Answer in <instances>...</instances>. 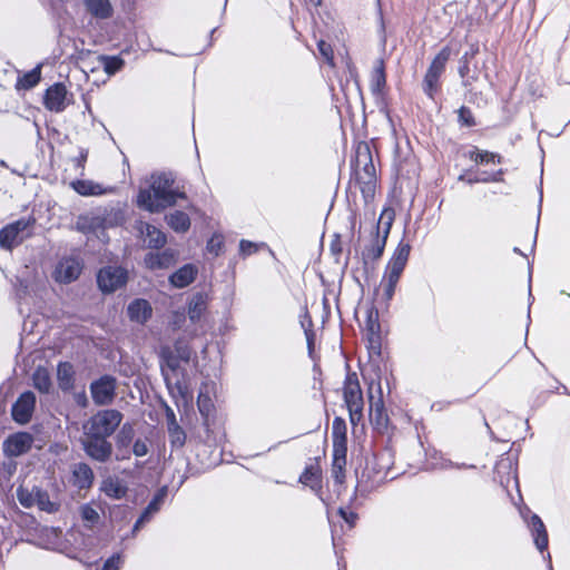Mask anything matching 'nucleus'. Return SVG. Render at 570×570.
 <instances>
[{
    "instance_id": "1",
    "label": "nucleus",
    "mask_w": 570,
    "mask_h": 570,
    "mask_svg": "<svg viewBox=\"0 0 570 570\" xmlns=\"http://www.w3.org/2000/svg\"><path fill=\"white\" fill-rule=\"evenodd\" d=\"M124 414L117 409H104L92 414L83 424L81 449L85 454L98 463H107L114 454L109 438L120 426Z\"/></svg>"
},
{
    "instance_id": "2",
    "label": "nucleus",
    "mask_w": 570,
    "mask_h": 570,
    "mask_svg": "<svg viewBox=\"0 0 570 570\" xmlns=\"http://www.w3.org/2000/svg\"><path fill=\"white\" fill-rule=\"evenodd\" d=\"M148 187L139 188L136 197V205L139 209L150 214H159L177 204L179 198L186 194L174 187L175 179L165 171L154 173L150 176Z\"/></svg>"
},
{
    "instance_id": "3",
    "label": "nucleus",
    "mask_w": 570,
    "mask_h": 570,
    "mask_svg": "<svg viewBox=\"0 0 570 570\" xmlns=\"http://www.w3.org/2000/svg\"><path fill=\"white\" fill-rule=\"evenodd\" d=\"M373 370L375 380L371 381L367 390L370 422L374 431L383 434L387 431L390 417L383 400L381 367L379 364H375Z\"/></svg>"
},
{
    "instance_id": "4",
    "label": "nucleus",
    "mask_w": 570,
    "mask_h": 570,
    "mask_svg": "<svg viewBox=\"0 0 570 570\" xmlns=\"http://www.w3.org/2000/svg\"><path fill=\"white\" fill-rule=\"evenodd\" d=\"M130 278L129 269L120 264L104 265L95 274L97 289L102 296H110L125 289Z\"/></svg>"
},
{
    "instance_id": "5",
    "label": "nucleus",
    "mask_w": 570,
    "mask_h": 570,
    "mask_svg": "<svg viewBox=\"0 0 570 570\" xmlns=\"http://www.w3.org/2000/svg\"><path fill=\"white\" fill-rule=\"evenodd\" d=\"M35 441V434L29 431L12 432L2 442V453L6 459L21 458L31 451Z\"/></svg>"
},
{
    "instance_id": "6",
    "label": "nucleus",
    "mask_w": 570,
    "mask_h": 570,
    "mask_svg": "<svg viewBox=\"0 0 570 570\" xmlns=\"http://www.w3.org/2000/svg\"><path fill=\"white\" fill-rule=\"evenodd\" d=\"M92 402L97 406L111 404L117 395V379L111 374H102L89 385Z\"/></svg>"
},
{
    "instance_id": "7",
    "label": "nucleus",
    "mask_w": 570,
    "mask_h": 570,
    "mask_svg": "<svg viewBox=\"0 0 570 570\" xmlns=\"http://www.w3.org/2000/svg\"><path fill=\"white\" fill-rule=\"evenodd\" d=\"M514 445V443H512ZM512 448L509 451L504 452L500 459L495 462L493 469V480L498 481L501 487L508 488L510 482V476L513 478L517 488H519V479H518V455L519 450L515 451V454L512 455Z\"/></svg>"
},
{
    "instance_id": "8",
    "label": "nucleus",
    "mask_w": 570,
    "mask_h": 570,
    "mask_svg": "<svg viewBox=\"0 0 570 570\" xmlns=\"http://www.w3.org/2000/svg\"><path fill=\"white\" fill-rule=\"evenodd\" d=\"M72 102V94L65 82L57 81L49 86L43 94L42 104L51 112L60 114Z\"/></svg>"
},
{
    "instance_id": "9",
    "label": "nucleus",
    "mask_w": 570,
    "mask_h": 570,
    "mask_svg": "<svg viewBox=\"0 0 570 570\" xmlns=\"http://www.w3.org/2000/svg\"><path fill=\"white\" fill-rule=\"evenodd\" d=\"M37 396L33 391H23L11 405V419L19 425H27L36 411Z\"/></svg>"
},
{
    "instance_id": "10",
    "label": "nucleus",
    "mask_w": 570,
    "mask_h": 570,
    "mask_svg": "<svg viewBox=\"0 0 570 570\" xmlns=\"http://www.w3.org/2000/svg\"><path fill=\"white\" fill-rule=\"evenodd\" d=\"M528 527L530 529L533 543L538 551L540 553L547 552V556H543L546 560H548V568L549 570H553L552 562H551V554L548 552V546H549V535L548 530L546 528V524L543 523L541 517L537 513H531Z\"/></svg>"
},
{
    "instance_id": "11",
    "label": "nucleus",
    "mask_w": 570,
    "mask_h": 570,
    "mask_svg": "<svg viewBox=\"0 0 570 570\" xmlns=\"http://www.w3.org/2000/svg\"><path fill=\"white\" fill-rule=\"evenodd\" d=\"M134 229L138 237L146 240V247L149 249H160L167 243V235L163 230L142 219L135 220Z\"/></svg>"
},
{
    "instance_id": "12",
    "label": "nucleus",
    "mask_w": 570,
    "mask_h": 570,
    "mask_svg": "<svg viewBox=\"0 0 570 570\" xmlns=\"http://www.w3.org/2000/svg\"><path fill=\"white\" fill-rule=\"evenodd\" d=\"M83 269V263L75 256L60 261L56 267V281L61 284H70L77 281Z\"/></svg>"
},
{
    "instance_id": "13",
    "label": "nucleus",
    "mask_w": 570,
    "mask_h": 570,
    "mask_svg": "<svg viewBox=\"0 0 570 570\" xmlns=\"http://www.w3.org/2000/svg\"><path fill=\"white\" fill-rule=\"evenodd\" d=\"M153 313L151 303L142 297L134 298L126 307L128 320L139 325L147 324L151 320Z\"/></svg>"
},
{
    "instance_id": "14",
    "label": "nucleus",
    "mask_w": 570,
    "mask_h": 570,
    "mask_svg": "<svg viewBox=\"0 0 570 570\" xmlns=\"http://www.w3.org/2000/svg\"><path fill=\"white\" fill-rule=\"evenodd\" d=\"M199 269L195 263H185L168 276V284L176 289H183L191 285L197 276Z\"/></svg>"
},
{
    "instance_id": "15",
    "label": "nucleus",
    "mask_w": 570,
    "mask_h": 570,
    "mask_svg": "<svg viewBox=\"0 0 570 570\" xmlns=\"http://www.w3.org/2000/svg\"><path fill=\"white\" fill-rule=\"evenodd\" d=\"M411 249V244L403 237L393 250V254L386 264L385 271L402 275L407 265Z\"/></svg>"
},
{
    "instance_id": "16",
    "label": "nucleus",
    "mask_w": 570,
    "mask_h": 570,
    "mask_svg": "<svg viewBox=\"0 0 570 570\" xmlns=\"http://www.w3.org/2000/svg\"><path fill=\"white\" fill-rule=\"evenodd\" d=\"M146 268L150 271L166 269L176 263V255L171 248L148 252L144 257Z\"/></svg>"
},
{
    "instance_id": "17",
    "label": "nucleus",
    "mask_w": 570,
    "mask_h": 570,
    "mask_svg": "<svg viewBox=\"0 0 570 570\" xmlns=\"http://www.w3.org/2000/svg\"><path fill=\"white\" fill-rule=\"evenodd\" d=\"M160 374L166 387L171 392V380L168 372L176 373L180 368V360L175 355L169 346H163L159 352Z\"/></svg>"
},
{
    "instance_id": "18",
    "label": "nucleus",
    "mask_w": 570,
    "mask_h": 570,
    "mask_svg": "<svg viewBox=\"0 0 570 570\" xmlns=\"http://www.w3.org/2000/svg\"><path fill=\"white\" fill-rule=\"evenodd\" d=\"M70 187L82 197L102 196L114 191V187H105L91 179L77 178L70 183Z\"/></svg>"
},
{
    "instance_id": "19",
    "label": "nucleus",
    "mask_w": 570,
    "mask_h": 570,
    "mask_svg": "<svg viewBox=\"0 0 570 570\" xmlns=\"http://www.w3.org/2000/svg\"><path fill=\"white\" fill-rule=\"evenodd\" d=\"M208 307V295L204 291L195 292L187 299L186 313L191 323L200 321Z\"/></svg>"
},
{
    "instance_id": "20",
    "label": "nucleus",
    "mask_w": 570,
    "mask_h": 570,
    "mask_svg": "<svg viewBox=\"0 0 570 570\" xmlns=\"http://www.w3.org/2000/svg\"><path fill=\"white\" fill-rule=\"evenodd\" d=\"M56 379L58 387L63 393H69L75 389L76 371L69 361H59L56 368Z\"/></svg>"
},
{
    "instance_id": "21",
    "label": "nucleus",
    "mask_w": 570,
    "mask_h": 570,
    "mask_svg": "<svg viewBox=\"0 0 570 570\" xmlns=\"http://www.w3.org/2000/svg\"><path fill=\"white\" fill-rule=\"evenodd\" d=\"M169 492V487L164 484L159 487L151 499L147 503V505L142 509L140 514L138 515L140 520H145L146 522H150L151 519L160 511L164 505Z\"/></svg>"
},
{
    "instance_id": "22",
    "label": "nucleus",
    "mask_w": 570,
    "mask_h": 570,
    "mask_svg": "<svg viewBox=\"0 0 570 570\" xmlns=\"http://www.w3.org/2000/svg\"><path fill=\"white\" fill-rule=\"evenodd\" d=\"M346 455L347 451H333L332 453L331 475L334 480V487L337 494L341 493V490L345 484Z\"/></svg>"
},
{
    "instance_id": "23",
    "label": "nucleus",
    "mask_w": 570,
    "mask_h": 570,
    "mask_svg": "<svg viewBox=\"0 0 570 570\" xmlns=\"http://www.w3.org/2000/svg\"><path fill=\"white\" fill-rule=\"evenodd\" d=\"M387 239L381 235L380 224H374L370 233V239L362 249V254L373 258H382L385 252Z\"/></svg>"
},
{
    "instance_id": "24",
    "label": "nucleus",
    "mask_w": 570,
    "mask_h": 570,
    "mask_svg": "<svg viewBox=\"0 0 570 570\" xmlns=\"http://www.w3.org/2000/svg\"><path fill=\"white\" fill-rule=\"evenodd\" d=\"M386 66L383 58L375 61L370 77V89L373 96L386 92L387 86Z\"/></svg>"
},
{
    "instance_id": "25",
    "label": "nucleus",
    "mask_w": 570,
    "mask_h": 570,
    "mask_svg": "<svg viewBox=\"0 0 570 570\" xmlns=\"http://www.w3.org/2000/svg\"><path fill=\"white\" fill-rule=\"evenodd\" d=\"M95 482V473L91 466L86 462L75 464L72 469V484L79 490H87Z\"/></svg>"
},
{
    "instance_id": "26",
    "label": "nucleus",
    "mask_w": 570,
    "mask_h": 570,
    "mask_svg": "<svg viewBox=\"0 0 570 570\" xmlns=\"http://www.w3.org/2000/svg\"><path fill=\"white\" fill-rule=\"evenodd\" d=\"M333 451H347V425L342 416H335L332 424Z\"/></svg>"
},
{
    "instance_id": "27",
    "label": "nucleus",
    "mask_w": 570,
    "mask_h": 570,
    "mask_svg": "<svg viewBox=\"0 0 570 570\" xmlns=\"http://www.w3.org/2000/svg\"><path fill=\"white\" fill-rule=\"evenodd\" d=\"M298 482L309 485V488L315 492H318L322 489V469L318 464V459H316V463L307 464L304 468L298 478Z\"/></svg>"
},
{
    "instance_id": "28",
    "label": "nucleus",
    "mask_w": 570,
    "mask_h": 570,
    "mask_svg": "<svg viewBox=\"0 0 570 570\" xmlns=\"http://www.w3.org/2000/svg\"><path fill=\"white\" fill-rule=\"evenodd\" d=\"M124 52L126 51L124 50L118 55H98L96 57V60L98 61L99 66L104 69V71L109 77H112L116 73L120 72L126 66V61L122 58Z\"/></svg>"
},
{
    "instance_id": "29",
    "label": "nucleus",
    "mask_w": 570,
    "mask_h": 570,
    "mask_svg": "<svg viewBox=\"0 0 570 570\" xmlns=\"http://www.w3.org/2000/svg\"><path fill=\"white\" fill-rule=\"evenodd\" d=\"M100 491L109 499L121 500L127 495L128 487L122 480L108 476L102 480Z\"/></svg>"
},
{
    "instance_id": "30",
    "label": "nucleus",
    "mask_w": 570,
    "mask_h": 570,
    "mask_svg": "<svg viewBox=\"0 0 570 570\" xmlns=\"http://www.w3.org/2000/svg\"><path fill=\"white\" fill-rule=\"evenodd\" d=\"M373 160L372 150L370 144L364 140H360L354 146V154L351 157V170L352 175L358 173L362 164Z\"/></svg>"
},
{
    "instance_id": "31",
    "label": "nucleus",
    "mask_w": 570,
    "mask_h": 570,
    "mask_svg": "<svg viewBox=\"0 0 570 570\" xmlns=\"http://www.w3.org/2000/svg\"><path fill=\"white\" fill-rule=\"evenodd\" d=\"M463 156L474 161L476 166L502 164L503 161V157L500 154L479 149L476 146H472L466 153L463 154Z\"/></svg>"
},
{
    "instance_id": "32",
    "label": "nucleus",
    "mask_w": 570,
    "mask_h": 570,
    "mask_svg": "<svg viewBox=\"0 0 570 570\" xmlns=\"http://www.w3.org/2000/svg\"><path fill=\"white\" fill-rule=\"evenodd\" d=\"M167 225L177 234L187 233L191 222L187 213L176 209L165 216Z\"/></svg>"
},
{
    "instance_id": "33",
    "label": "nucleus",
    "mask_w": 570,
    "mask_h": 570,
    "mask_svg": "<svg viewBox=\"0 0 570 570\" xmlns=\"http://www.w3.org/2000/svg\"><path fill=\"white\" fill-rule=\"evenodd\" d=\"M41 81V66L37 65L29 71L18 76L14 88L17 91L31 90Z\"/></svg>"
},
{
    "instance_id": "34",
    "label": "nucleus",
    "mask_w": 570,
    "mask_h": 570,
    "mask_svg": "<svg viewBox=\"0 0 570 570\" xmlns=\"http://www.w3.org/2000/svg\"><path fill=\"white\" fill-rule=\"evenodd\" d=\"M86 10L98 19H108L114 13L110 0H83Z\"/></svg>"
},
{
    "instance_id": "35",
    "label": "nucleus",
    "mask_w": 570,
    "mask_h": 570,
    "mask_svg": "<svg viewBox=\"0 0 570 570\" xmlns=\"http://www.w3.org/2000/svg\"><path fill=\"white\" fill-rule=\"evenodd\" d=\"M32 385L33 387L41 394H49L52 390V381L49 374V371L39 365L35 368L32 376Z\"/></svg>"
},
{
    "instance_id": "36",
    "label": "nucleus",
    "mask_w": 570,
    "mask_h": 570,
    "mask_svg": "<svg viewBox=\"0 0 570 570\" xmlns=\"http://www.w3.org/2000/svg\"><path fill=\"white\" fill-rule=\"evenodd\" d=\"M365 314V338L382 336L379 309L372 304Z\"/></svg>"
},
{
    "instance_id": "37",
    "label": "nucleus",
    "mask_w": 570,
    "mask_h": 570,
    "mask_svg": "<svg viewBox=\"0 0 570 570\" xmlns=\"http://www.w3.org/2000/svg\"><path fill=\"white\" fill-rule=\"evenodd\" d=\"M35 505H37L40 511L47 512L49 514L59 511L60 503L51 501L47 490L40 487H35Z\"/></svg>"
},
{
    "instance_id": "38",
    "label": "nucleus",
    "mask_w": 570,
    "mask_h": 570,
    "mask_svg": "<svg viewBox=\"0 0 570 570\" xmlns=\"http://www.w3.org/2000/svg\"><path fill=\"white\" fill-rule=\"evenodd\" d=\"M394 220L395 209L389 204L384 205L375 224H380L381 235L385 239H389Z\"/></svg>"
},
{
    "instance_id": "39",
    "label": "nucleus",
    "mask_w": 570,
    "mask_h": 570,
    "mask_svg": "<svg viewBox=\"0 0 570 570\" xmlns=\"http://www.w3.org/2000/svg\"><path fill=\"white\" fill-rule=\"evenodd\" d=\"M23 240V236H18L9 225L0 228V248L12 250L19 246Z\"/></svg>"
},
{
    "instance_id": "40",
    "label": "nucleus",
    "mask_w": 570,
    "mask_h": 570,
    "mask_svg": "<svg viewBox=\"0 0 570 570\" xmlns=\"http://www.w3.org/2000/svg\"><path fill=\"white\" fill-rule=\"evenodd\" d=\"M135 439V429L132 423L126 422L118 430L115 436L116 448H130Z\"/></svg>"
},
{
    "instance_id": "41",
    "label": "nucleus",
    "mask_w": 570,
    "mask_h": 570,
    "mask_svg": "<svg viewBox=\"0 0 570 570\" xmlns=\"http://www.w3.org/2000/svg\"><path fill=\"white\" fill-rule=\"evenodd\" d=\"M452 55V49L450 46H444L436 56L432 59L428 71H432L439 75H442L445 70L446 63L450 60Z\"/></svg>"
},
{
    "instance_id": "42",
    "label": "nucleus",
    "mask_w": 570,
    "mask_h": 570,
    "mask_svg": "<svg viewBox=\"0 0 570 570\" xmlns=\"http://www.w3.org/2000/svg\"><path fill=\"white\" fill-rule=\"evenodd\" d=\"M401 276L402 275L386 272V271L384 273V278H386V283L384 285V291H383V303L385 305V308L390 307V303L393 299V296L395 294V289H396V286H397V283H399Z\"/></svg>"
},
{
    "instance_id": "43",
    "label": "nucleus",
    "mask_w": 570,
    "mask_h": 570,
    "mask_svg": "<svg viewBox=\"0 0 570 570\" xmlns=\"http://www.w3.org/2000/svg\"><path fill=\"white\" fill-rule=\"evenodd\" d=\"M442 75L428 71L424 75L423 82H422V89L423 92L430 98L434 99L435 95L440 90V78Z\"/></svg>"
},
{
    "instance_id": "44",
    "label": "nucleus",
    "mask_w": 570,
    "mask_h": 570,
    "mask_svg": "<svg viewBox=\"0 0 570 570\" xmlns=\"http://www.w3.org/2000/svg\"><path fill=\"white\" fill-rule=\"evenodd\" d=\"M79 513H80V518L83 522V525L87 529H90V530L94 529V527H96L100 521L99 513L92 507V504L89 502L80 505Z\"/></svg>"
},
{
    "instance_id": "45",
    "label": "nucleus",
    "mask_w": 570,
    "mask_h": 570,
    "mask_svg": "<svg viewBox=\"0 0 570 570\" xmlns=\"http://www.w3.org/2000/svg\"><path fill=\"white\" fill-rule=\"evenodd\" d=\"M167 431L171 449H181L187 439L184 429L178 423L170 422Z\"/></svg>"
},
{
    "instance_id": "46",
    "label": "nucleus",
    "mask_w": 570,
    "mask_h": 570,
    "mask_svg": "<svg viewBox=\"0 0 570 570\" xmlns=\"http://www.w3.org/2000/svg\"><path fill=\"white\" fill-rule=\"evenodd\" d=\"M343 400L347 410L353 407L364 409V400L361 387L352 390L351 387L343 389Z\"/></svg>"
},
{
    "instance_id": "47",
    "label": "nucleus",
    "mask_w": 570,
    "mask_h": 570,
    "mask_svg": "<svg viewBox=\"0 0 570 570\" xmlns=\"http://www.w3.org/2000/svg\"><path fill=\"white\" fill-rule=\"evenodd\" d=\"M88 226H81L80 222L77 223V229L81 233H96L99 229L112 228L111 223H106L104 218H101L100 213L92 215L88 219Z\"/></svg>"
},
{
    "instance_id": "48",
    "label": "nucleus",
    "mask_w": 570,
    "mask_h": 570,
    "mask_svg": "<svg viewBox=\"0 0 570 570\" xmlns=\"http://www.w3.org/2000/svg\"><path fill=\"white\" fill-rule=\"evenodd\" d=\"M479 53V46L471 45L459 60L458 72L462 79H465L470 72V60Z\"/></svg>"
},
{
    "instance_id": "49",
    "label": "nucleus",
    "mask_w": 570,
    "mask_h": 570,
    "mask_svg": "<svg viewBox=\"0 0 570 570\" xmlns=\"http://www.w3.org/2000/svg\"><path fill=\"white\" fill-rule=\"evenodd\" d=\"M352 176L354 177V180L360 185L361 194L364 198V202L368 203L370 200H372L375 196V180H364L360 173H356L355 175Z\"/></svg>"
},
{
    "instance_id": "50",
    "label": "nucleus",
    "mask_w": 570,
    "mask_h": 570,
    "mask_svg": "<svg viewBox=\"0 0 570 570\" xmlns=\"http://www.w3.org/2000/svg\"><path fill=\"white\" fill-rule=\"evenodd\" d=\"M100 215H101V218H104V220L106 223L112 224V228L121 226L125 220V215H124L122 209L117 208V207H106L102 210V213H100Z\"/></svg>"
},
{
    "instance_id": "51",
    "label": "nucleus",
    "mask_w": 570,
    "mask_h": 570,
    "mask_svg": "<svg viewBox=\"0 0 570 570\" xmlns=\"http://www.w3.org/2000/svg\"><path fill=\"white\" fill-rule=\"evenodd\" d=\"M197 407L204 421H207L210 412L214 410V403L207 392L202 390L198 392Z\"/></svg>"
},
{
    "instance_id": "52",
    "label": "nucleus",
    "mask_w": 570,
    "mask_h": 570,
    "mask_svg": "<svg viewBox=\"0 0 570 570\" xmlns=\"http://www.w3.org/2000/svg\"><path fill=\"white\" fill-rule=\"evenodd\" d=\"M225 247V239L224 236L219 233H214L206 243V250L214 255L215 257H218L223 254Z\"/></svg>"
},
{
    "instance_id": "53",
    "label": "nucleus",
    "mask_w": 570,
    "mask_h": 570,
    "mask_svg": "<svg viewBox=\"0 0 570 570\" xmlns=\"http://www.w3.org/2000/svg\"><path fill=\"white\" fill-rule=\"evenodd\" d=\"M458 124L462 128H472L476 126V119L470 107L462 105L458 110Z\"/></svg>"
},
{
    "instance_id": "54",
    "label": "nucleus",
    "mask_w": 570,
    "mask_h": 570,
    "mask_svg": "<svg viewBox=\"0 0 570 570\" xmlns=\"http://www.w3.org/2000/svg\"><path fill=\"white\" fill-rule=\"evenodd\" d=\"M18 463L13 459H7L0 464V484L10 483L17 472Z\"/></svg>"
},
{
    "instance_id": "55",
    "label": "nucleus",
    "mask_w": 570,
    "mask_h": 570,
    "mask_svg": "<svg viewBox=\"0 0 570 570\" xmlns=\"http://www.w3.org/2000/svg\"><path fill=\"white\" fill-rule=\"evenodd\" d=\"M381 258H373L370 255L361 253L362 272L365 281L368 283L370 278L375 274L377 263Z\"/></svg>"
},
{
    "instance_id": "56",
    "label": "nucleus",
    "mask_w": 570,
    "mask_h": 570,
    "mask_svg": "<svg viewBox=\"0 0 570 570\" xmlns=\"http://www.w3.org/2000/svg\"><path fill=\"white\" fill-rule=\"evenodd\" d=\"M305 318H308V326H305L304 321H301V325L304 330V334L307 343V351L309 357H313L314 342H315V332L313 330V321L307 309H305Z\"/></svg>"
},
{
    "instance_id": "57",
    "label": "nucleus",
    "mask_w": 570,
    "mask_h": 570,
    "mask_svg": "<svg viewBox=\"0 0 570 570\" xmlns=\"http://www.w3.org/2000/svg\"><path fill=\"white\" fill-rule=\"evenodd\" d=\"M35 487L32 488L31 491H29L28 489L23 488L22 485H19L18 489H17V499L19 501V503L26 508V509H30L35 505Z\"/></svg>"
},
{
    "instance_id": "58",
    "label": "nucleus",
    "mask_w": 570,
    "mask_h": 570,
    "mask_svg": "<svg viewBox=\"0 0 570 570\" xmlns=\"http://www.w3.org/2000/svg\"><path fill=\"white\" fill-rule=\"evenodd\" d=\"M175 355L180 360V362L188 363L191 356V350L189 345L181 338H177L174 342V351Z\"/></svg>"
},
{
    "instance_id": "59",
    "label": "nucleus",
    "mask_w": 570,
    "mask_h": 570,
    "mask_svg": "<svg viewBox=\"0 0 570 570\" xmlns=\"http://www.w3.org/2000/svg\"><path fill=\"white\" fill-rule=\"evenodd\" d=\"M170 395L176 400L193 399V392L181 381L177 380L175 384L171 383Z\"/></svg>"
},
{
    "instance_id": "60",
    "label": "nucleus",
    "mask_w": 570,
    "mask_h": 570,
    "mask_svg": "<svg viewBox=\"0 0 570 570\" xmlns=\"http://www.w3.org/2000/svg\"><path fill=\"white\" fill-rule=\"evenodd\" d=\"M170 395L176 400L193 399V392L181 381L177 380L175 384L171 383Z\"/></svg>"
},
{
    "instance_id": "61",
    "label": "nucleus",
    "mask_w": 570,
    "mask_h": 570,
    "mask_svg": "<svg viewBox=\"0 0 570 570\" xmlns=\"http://www.w3.org/2000/svg\"><path fill=\"white\" fill-rule=\"evenodd\" d=\"M188 317L185 308H177L171 312L169 317V326L173 331H179Z\"/></svg>"
},
{
    "instance_id": "62",
    "label": "nucleus",
    "mask_w": 570,
    "mask_h": 570,
    "mask_svg": "<svg viewBox=\"0 0 570 570\" xmlns=\"http://www.w3.org/2000/svg\"><path fill=\"white\" fill-rule=\"evenodd\" d=\"M373 97L375 99V104H376L379 111L382 115H384L385 118L387 119V121L393 126V119L391 116L390 102H389L386 92L381 94L379 96H373Z\"/></svg>"
},
{
    "instance_id": "63",
    "label": "nucleus",
    "mask_w": 570,
    "mask_h": 570,
    "mask_svg": "<svg viewBox=\"0 0 570 570\" xmlns=\"http://www.w3.org/2000/svg\"><path fill=\"white\" fill-rule=\"evenodd\" d=\"M337 514L348 525L350 529L356 525L358 513L348 509V507H340L337 509Z\"/></svg>"
},
{
    "instance_id": "64",
    "label": "nucleus",
    "mask_w": 570,
    "mask_h": 570,
    "mask_svg": "<svg viewBox=\"0 0 570 570\" xmlns=\"http://www.w3.org/2000/svg\"><path fill=\"white\" fill-rule=\"evenodd\" d=\"M124 562V554L121 551L114 552L110 557H108L100 570H119Z\"/></svg>"
}]
</instances>
